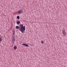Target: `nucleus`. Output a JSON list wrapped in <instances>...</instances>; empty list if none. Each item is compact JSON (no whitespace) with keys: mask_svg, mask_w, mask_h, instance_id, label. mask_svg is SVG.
I'll return each mask as SVG.
<instances>
[{"mask_svg":"<svg viewBox=\"0 0 67 67\" xmlns=\"http://www.w3.org/2000/svg\"><path fill=\"white\" fill-rule=\"evenodd\" d=\"M16 29H19V30L21 31L22 33H23V31H25V26L23 27V25L20 24L19 26V27L18 26H16Z\"/></svg>","mask_w":67,"mask_h":67,"instance_id":"nucleus-1","label":"nucleus"},{"mask_svg":"<svg viewBox=\"0 0 67 67\" xmlns=\"http://www.w3.org/2000/svg\"><path fill=\"white\" fill-rule=\"evenodd\" d=\"M15 36H14L13 37V40H12V43L13 44H14V42H15Z\"/></svg>","mask_w":67,"mask_h":67,"instance_id":"nucleus-2","label":"nucleus"},{"mask_svg":"<svg viewBox=\"0 0 67 67\" xmlns=\"http://www.w3.org/2000/svg\"><path fill=\"white\" fill-rule=\"evenodd\" d=\"M63 34L64 36H65V35H66V32L65 30H63Z\"/></svg>","mask_w":67,"mask_h":67,"instance_id":"nucleus-3","label":"nucleus"},{"mask_svg":"<svg viewBox=\"0 0 67 67\" xmlns=\"http://www.w3.org/2000/svg\"><path fill=\"white\" fill-rule=\"evenodd\" d=\"M22 45H23V46H26V47H29V46L28 45V44H25V43L22 44Z\"/></svg>","mask_w":67,"mask_h":67,"instance_id":"nucleus-4","label":"nucleus"},{"mask_svg":"<svg viewBox=\"0 0 67 67\" xmlns=\"http://www.w3.org/2000/svg\"><path fill=\"white\" fill-rule=\"evenodd\" d=\"M2 41V36L0 35V42L1 43V41Z\"/></svg>","mask_w":67,"mask_h":67,"instance_id":"nucleus-5","label":"nucleus"},{"mask_svg":"<svg viewBox=\"0 0 67 67\" xmlns=\"http://www.w3.org/2000/svg\"><path fill=\"white\" fill-rule=\"evenodd\" d=\"M21 13H22V11H21V10H20L18 12V14H21Z\"/></svg>","mask_w":67,"mask_h":67,"instance_id":"nucleus-6","label":"nucleus"},{"mask_svg":"<svg viewBox=\"0 0 67 67\" xmlns=\"http://www.w3.org/2000/svg\"><path fill=\"white\" fill-rule=\"evenodd\" d=\"M16 48H17V47L16 46H15L14 48V49L16 50Z\"/></svg>","mask_w":67,"mask_h":67,"instance_id":"nucleus-7","label":"nucleus"},{"mask_svg":"<svg viewBox=\"0 0 67 67\" xmlns=\"http://www.w3.org/2000/svg\"><path fill=\"white\" fill-rule=\"evenodd\" d=\"M17 23L18 24H20V21H18L17 22Z\"/></svg>","mask_w":67,"mask_h":67,"instance_id":"nucleus-8","label":"nucleus"},{"mask_svg":"<svg viewBox=\"0 0 67 67\" xmlns=\"http://www.w3.org/2000/svg\"><path fill=\"white\" fill-rule=\"evenodd\" d=\"M17 18L18 19H20V16H18L17 17Z\"/></svg>","mask_w":67,"mask_h":67,"instance_id":"nucleus-9","label":"nucleus"},{"mask_svg":"<svg viewBox=\"0 0 67 67\" xmlns=\"http://www.w3.org/2000/svg\"><path fill=\"white\" fill-rule=\"evenodd\" d=\"M13 35H14V34H15V31L14 30L13 31Z\"/></svg>","mask_w":67,"mask_h":67,"instance_id":"nucleus-10","label":"nucleus"},{"mask_svg":"<svg viewBox=\"0 0 67 67\" xmlns=\"http://www.w3.org/2000/svg\"><path fill=\"white\" fill-rule=\"evenodd\" d=\"M44 43V42L43 41H41V43L42 44H43Z\"/></svg>","mask_w":67,"mask_h":67,"instance_id":"nucleus-11","label":"nucleus"},{"mask_svg":"<svg viewBox=\"0 0 67 67\" xmlns=\"http://www.w3.org/2000/svg\"><path fill=\"white\" fill-rule=\"evenodd\" d=\"M14 36V35H12V36Z\"/></svg>","mask_w":67,"mask_h":67,"instance_id":"nucleus-12","label":"nucleus"}]
</instances>
